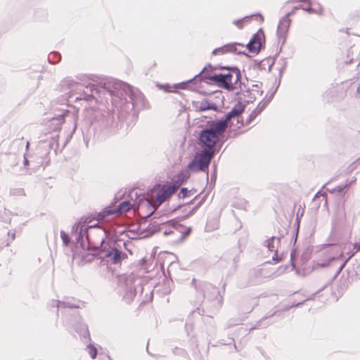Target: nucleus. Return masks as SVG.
Masks as SVG:
<instances>
[{"instance_id":"1","label":"nucleus","mask_w":360,"mask_h":360,"mask_svg":"<svg viewBox=\"0 0 360 360\" xmlns=\"http://www.w3.org/2000/svg\"><path fill=\"white\" fill-rule=\"evenodd\" d=\"M176 178L177 179H174L163 185L158 184L155 186L152 191L150 200L141 202L137 207V211L140 212L144 207L149 205H152L153 207H158L165 201L169 199L184 182V180L180 179L179 175Z\"/></svg>"},{"instance_id":"2","label":"nucleus","mask_w":360,"mask_h":360,"mask_svg":"<svg viewBox=\"0 0 360 360\" xmlns=\"http://www.w3.org/2000/svg\"><path fill=\"white\" fill-rule=\"evenodd\" d=\"M225 131V120L214 123L210 129L201 132L200 143L202 150H214V146L219 140V136Z\"/></svg>"},{"instance_id":"3","label":"nucleus","mask_w":360,"mask_h":360,"mask_svg":"<svg viewBox=\"0 0 360 360\" xmlns=\"http://www.w3.org/2000/svg\"><path fill=\"white\" fill-rule=\"evenodd\" d=\"M265 37L264 32L259 29L252 37L248 44L245 47L239 43L226 44V52L235 53L238 54L244 53L245 49L250 53H258L262 43L264 42Z\"/></svg>"},{"instance_id":"4","label":"nucleus","mask_w":360,"mask_h":360,"mask_svg":"<svg viewBox=\"0 0 360 360\" xmlns=\"http://www.w3.org/2000/svg\"><path fill=\"white\" fill-rule=\"evenodd\" d=\"M240 72L236 67L226 66V96H238L242 91Z\"/></svg>"},{"instance_id":"5","label":"nucleus","mask_w":360,"mask_h":360,"mask_svg":"<svg viewBox=\"0 0 360 360\" xmlns=\"http://www.w3.org/2000/svg\"><path fill=\"white\" fill-rule=\"evenodd\" d=\"M132 208V205L127 201L121 202L118 206H109L103 209L101 212L96 214L94 217L97 221H103L110 215H120L129 211Z\"/></svg>"},{"instance_id":"6","label":"nucleus","mask_w":360,"mask_h":360,"mask_svg":"<svg viewBox=\"0 0 360 360\" xmlns=\"http://www.w3.org/2000/svg\"><path fill=\"white\" fill-rule=\"evenodd\" d=\"M213 155L214 150H202L189 165V169L195 172L207 169Z\"/></svg>"},{"instance_id":"7","label":"nucleus","mask_w":360,"mask_h":360,"mask_svg":"<svg viewBox=\"0 0 360 360\" xmlns=\"http://www.w3.org/2000/svg\"><path fill=\"white\" fill-rule=\"evenodd\" d=\"M163 226L169 229L168 231L167 229L164 231L165 235L174 234L176 232H181V238H185L191 233V228H185L182 225L174 221H168L164 224Z\"/></svg>"},{"instance_id":"8","label":"nucleus","mask_w":360,"mask_h":360,"mask_svg":"<svg viewBox=\"0 0 360 360\" xmlns=\"http://www.w3.org/2000/svg\"><path fill=\"white\" fill-rule=\"evenodd\" d=\"M293 13V11L288 13L280 20L277 27V35L279 38H283V40L285 38L286 34L288 31L290 25V20L289 15Z\"/></svg>"},{"instance_id":"9","label":"nucleus","mask_w":360,"mask_h":360,"mask_svg":"<svg viewBox=\"0 0 360 360\" xmlns=\"http://www.w3.org/2000/svg\"><path fill=\"white\" fill-rule=\"evenodd\" d=\"M281 243V238L277 237H271L265 242V245L270 252H274V255L272 259L276 262L279 261L280 259L278 257L277 252L278 251V246Z\"/></svg>"},{"instance_id":"10","label":"nucleus","mask_w":360,"mask_h":360,"mask_svg":"<svg viewBox=\"0 0 360 360\" xmlns=\"http://www.w3.org/2000/svg\"><path fill=\"white\" fill-rule=\"evenodd\" d=\"M234 100L237 101L238 103L234 105L232 110L226 114V128L228 127L229 120L240 114L245 108V105L240 101V100H242L240 96H234Z\"/></svg>"},{"instance_id":"11","label":"nucleus","mask_w":360,"mask_h":360,"mask_svg":"<svg viewBox=\"0 0 360 360\" xmlns=\"http://www.w3.org/2000/svg\"><path fill=\"white\" fill-rule=\"evenodd\" d=\"M86 238L89 243H91L94 246L98 247L101 246L105 242V236L103 231H100L96 236L93 233H88Z\"/></svg>"},{"instance_id":"12","label":"nucleus","mask_w":360,"mask_h":360,"mask_svg":"<svg viewBox=\"0 0 360 360\" xmlns=\"http://www.w3.org/2000/svg\"><path fill=\"white\" fill-rule=\"evenodd\" d=\"M292 2H304L307 4V5H301L300 8L301 9L307 11L309 13H317L321 14L322 13V8L321 7L318 5L317 8L312 7L313 4L311 2L310 0H291Z\"/></svg>"},{"instance_id":"13","label":"nucleus","mask_w":360,"mask_h":360,"mask_svg":"<svg viewBox=\"0 0 360 360\" xmlns=\"http://www.w3.org/2000/svg\"><path fill=\"white\" fill-rule=\"evenodd\" d=\"M231 206L236 209L246 211L249 207V203L245 199L237 197L233 199Z\"/></svg>"},{"instance_id":"14","label":"nucleus","mask_w":360,"mask_h":360,"mask_svg":"<svg viewBox=\"0 0 360 360\" xmlns=\"http://www.w3.org/2000/svg\"><path fill=\"white\" fill-rule=\"evenodd\" d=\"M248 93L250 96V98L253 100H256L257 98L261 97L262 96V84L257 83L253 84L251 89L248 91Z\"/></svg>"},{"instance_id":"15","label":"nucleus","mask_w":360,"mask_h":360,"mask_svg":"<svg viewBox=\"0 0 360 360\" xmlns=\"http://www.w3.org/2000/svg\"><path fill=\"white\" fill-rule=\"evenodd\" d=\"M108 256L112 257V261L114 264L120 263L122 260L127 258L125 254H122V252L117 249H114L112 252H109Z\"/></svg>"},{"instance_id":"16","label":"nucleus","mask_w":360,"mask_h":360,"mask_svg":"<svg viewBox=\"0 0 360 360\" xmlns=\"http://www.w3.org/2000/svg\"><path fill=\"white\" fill-rule=\"evenodd\" d=\"M270 99L263 100L262 101L257 105V107L255 109V110L252 112L250 116L256 117L258 114H259L267 105Z\"/></svg>"},{"instance_id":"17","label":"nucleus","mask_w":360,"mask_h":360,"mask_svg":"<svg viewBox=\"0 0 360 360\" xmlns=\"http://www.w3.org/2000/svg\"><path fill=\"white\" fill-rule=\"evenodd\" d=\"M88 353L92 359H95L97 355V349L95 347L89 345L88 347Z\"/></svg>"},{"instance_id":"18","label":"nucleus","mask_w":360,"mask_h":360,"mask_svg":"<svg viewBox=\"0 0 360 360\" xmlns=\"http://www.w3.org/2000/svg\"><path fill=\"white\" fill-rule=\"evenodd\" d=\"M212 79L216 82H220L224 86H225V75H214Z\"/></svg>"},{"instance_id":"19","label":"nucleus","mask_w":360,"mask_h":360,"mask_svg":"<svg viewBox=\"0 0 360 360\" xmlns=\"http://www.w3.org/2000/svg\"><path fill=\"white\" fill-rule=\"evenodd\" d=\"M191 195V191L186 188H182L179 193V198H185Z\"/></svg>"},{"instance_id":"20","label":"nucleus","mask_w":360,"mask_h":360,"mask_svg":"<svg viewBox=\"0 0 360 360\" xmlns=\"http://www.w3.org/2000/svg\"><path fill=\"white\" fill-rule=\"evenodd\" d=\"M233 23L238 28L241 29L243 27V19L234 20Z\"/></svg>"},{"instance_id":"21","label":"nucleus","mask_w":360,"mask_h":360,"mask_svg":"<svg viewBox=\"0 0 360 360\" xmlns=\"http://www.w3.org/2000/svg\"><path fill=\"white\" fill-rule=\"evenodd\" d=\"M350 259V257L347 259L340 266L338 271V274H340V271L343 269V268L345 266L346 264L347 263V262L349 261V259Z\"/></svg>"},{"instance_id":"22","label":"nucleus","mask_w":360,"mask_h":360,"mask_svg":"<svg viewBox=\"0 0 360 360\" xmlns=\"http://www.w3.org/2000/svg\"><path fill=\"white\" fill-rule=\"evenodd\" d=\"M294 255H295V251L293 250L290 253V261H291V263H292V269L295 268V264L292 262Z\"/></svg>"},{"instance_id":"23","label":"nucleus","mask_w":360,"mask_h":360,"mask_svg":"<svg viewBox=\"0 0 360 360\" xmlns=\"http://www.w3.org/2000/svg\"><path fill=\"white\" fill-rule=\"evenodd\" d=\"M349 186V185H346L345 187H342V186H338V191L339 192H341V191H343V189H344L345 187H347V186Z\"/></svg>"},{"instance_id":"24","label":"nucleus","mask_w":360,"mask_h":360,"mask_svg":"<svg viewBox=\"0 0 360 360\" xmlns=\"http://www.w3.org/2000/svg\"><path fill=\"white\" fill-rule=\"evenodd\" d=\"M217 51H221V52H222V53H223V51H223V49H219V50H217V49H216V50H214V51H213V53H214V54H216V53H217Z\"/></svg>"},{"instance_id":"25","label":"nucleus","mask_w":360,"mask_h":360,"mask_svg":"<svg viewBox=\"0 0 360 360\" xmlns=\"http://www.w3.org/2000/svg\"><path fill=\"white\" fill-rule=\"evenodd\" d=\"M0 245H6V246H7V245H8V243H7L6 244H4V241H0Z\"/></svg>"},{"instance_id":"26","label":"nucleus","mask_w":360,"mask_h":360,"mask_svg":"<svg viewBox=\"0 0 360 360\" xmlns=\"http://www.w3.org/2000/svg\"><path fill=\"white\" fill-rule=\"evenodd\" d=\"M319 265L321 266H326L328 265V264L323 263V264H319Z\"/></svg>"},{"instance_id":"27","label":"nucleus","mask_w":360,"mask_h":360,"mask_svg":"<svg viewBox=\"0 0 360 360\" xmlns=\"http://www.w3.org/2000/svg\"><path fill=\"white\" fill-rule=\"evenodd\" d=\"M299 8H300V6H295V7L294 8V9H295H295H299Z\"/></svg>"},{"instance_id":"28","label":"nucleus","mask_w":360,"mask_h":360,"mask_svg":"<svg viewBox=\"0 0 360 360\" xmlns=\"http://www.w3.org/2000/svg\"><path fill=\"white\" fill-rule=\"evenodd\" d=\"M11 238V240H13L14 239V235H12Z\"/></svg>"},{"instance_id":"29","label":"nucleus","mask_w":360,"mask_h":360,"mask_svg":"<svg viewBox=\"0 0 360 360\" xmlns=\"http://www.w3.org/2000/svg\"><path fill=\"white\" fill-rule=\"evenodd\" d=\"M334 259H335V258H332V259H330V262L332 261V260H334Z\"/></svg>"},{"instance_id":"30","label":"nucleus","mask_w":360,"mask_h":360,"mask_svg":"<svg viewBox=\"0 0 360 360\" xmlns=\"http://www.w3.org/2000/svg\"><path fill=\"white\" fill-rule=\"evenodd\" d=\"M358 160H360V158Z\"/></svg>"}]
</instances>
